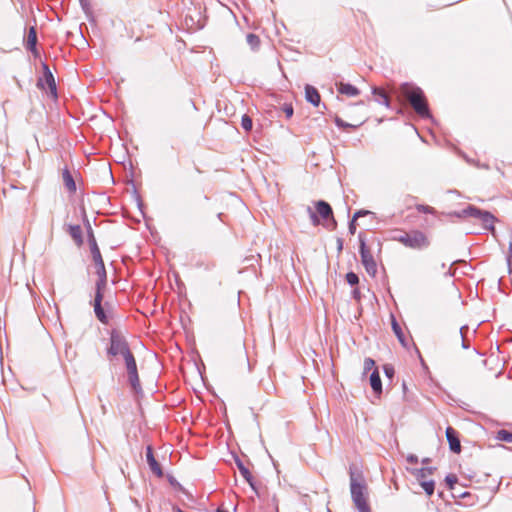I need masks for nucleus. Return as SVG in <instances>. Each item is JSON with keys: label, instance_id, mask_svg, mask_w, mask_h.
I'll use <instances>...</instances> for the list:
<instances>
[{"label": "nucleus", "instance_id": "obj_29", "mask_svg": "<svg viewBox=\"0 0 512 512\" xmlns=\"http://www.w3.org/2000/svg\"><path fill=\"white\" fill-rule=\"evenodd\" d=\"M80 5L87 16L92 14L91 5L89 0H79Z\"/></svg>", "mask_w": 512, "mask_h": 512}, {"label": "nucleus", "instance_id": "obj_34", "mask_svg": "<svg viewBox=\"0 0 512 512\" xmlns=\"http://www.w3.org/2000/svg\"><path fill=\"white\" fill-rule=\"evenodd\" d=\"M283 111L287 118H290L293 115V107L291 105H284Z\"/></svg>", "mask_w": 512, "mask_h": 512}, {"label": "nucleus", "instance_id": "obj_35", "mask_svg": "<svg viewBox=\"0 0 512 512\" xmlns=\"http://www.w3.org/2000/svg\"><path fill=\"white\" fill-rule=\"evenodd\" d=\"M416 209L420 213H432L433 212V208H431L429 206H418Z\"/></svg>", "mask_w": 512, "mask_h": 512}, {"label": "nucleus", "instance_id": "obj_38", "mask_svg": "<svg viewBox=\"0 0 512 512\" xmlns=\"http://www.w3.org/2000/svg\"><path fill=\"white\" fill-rule=\"evenodd\" d=\"M355 228H356V226H355V225L350 226V232H351V234H354V233H355Z\"/></svg>", "mask_w": 512, "mask_h": 512}, {"label": "nucleus", "instance_id": "obj_3", "mask_svg": "<svg viewBox=\"0 0 512 512\" xmlns=\"http://www.w3.org/2000/svg\"><path fill=\"white\" fill-rule=\"evenodd\" d=\"M393 239L411 249L421 250L427 248L430 245L428 236L419 230L401 232L394 236Z\"/></svg>", "mask_w": 512, "mask_h": 512}, {"label": "nucleus", "instance_id": "obj_41", "mask_svg": "<svg viewBox=\"0 0 512 512\" xmlns=\"http://www.w3.org/2000/svg\"><path fill=\"white\" fill-rule=\"evenodd\" d=\"M360 105H362V102H358V104L355 105L354 107H352V109L355 110V109H357V106H360Z\"/></svg>", "mask_w": 512, "mask_h": 512}, {"label": "nucleus", "instance_id": "obj_7", "mask_svg": "<svg viewBox=\"0 0 512 512\" xmlns=\"http://www.w3.org/2000/svg\"><path fill=\"white\" fill-rule=\"evenodd\" d=\"M43 68V77H40L37 81V87L39 89H45V86L48 87V95L52 99H57V87L55 78L49 68V66L46 63H42Z\"/></svg>", "mask_w": 512, "mask_h": 512}, {"label": "nucleus", "instance_id": "obj_40", "mask_svg": "<svg viewBox=\"0 0 512 512\" xmlns=\"http://www.w3.org/2000/svg\"><path fill=\"white\" fill-rule=\"evenodd\" d=\"M489 230L492 232L493 235H495V227L489 226Z\"/></svg>", "mask_w": 512, "mask_h": 512}, {"label": "nucleus", "instance_id": "obj_17", "mask_svg": "<svg viewBox=\"0 0 512 512\" xmlns=\"http://www.w3.org/2000/svg\"><path fill=\"white\" fill-rule=\"evenodd\" d=\"M62 180L67 192L73 194L76 192V183L74 177L67 166L62 169Z\"/></svg>", "mask_w": 512, "mask_h": 512}, {"label": "nucleus", "instance_id": "obj_15", "mask_svg": "<svg viewBox=\"0 0 512 512\" xmlns=\"http://www.w3.org/2000/svg\"><path fill=\"white\" fill-rule=\"evenodd\" d=\"M146 460L148 463V466L153 474H155L157 477L163 476V471L160 466V464L157 462V460L154 457L153 448L149 445L146 448Z\"/></svg>", "mask_w": 512, "mask_h": 512}, {"label": "nucleus", "instance_id": "obj_30", "mask_svg": "<svg viewBox=\"0 0 512 512\" xmlns=\"http://www.w3.org/2000/svg\"><path fill=\"white\" fill-rule=\"evenodd\" d=\"M445 481L450 489L454 488V485L457 483L458 479L457 476L454 474H449L446 476Z\"/></svg>", "mask_w": 512, "mask_h": 512}, {"label": "nucleus", "instance_id": "obj_13", "mask_svg": "<svg viewBox=\"0 0 512 512\" xmlns=\"http://www.w3.org/2000/svg\"><path fill=\"white\" fill-rule=\"evenodd\" d=\"M367 119L366 113L362 111L358 116L351 118V122L343 121L339 116H335V123L338 127H351L356 128L362 125Z\"/></svg>", "mask_w": 512, "mask_h": 512}, {"label": "nucleus", "instance_id": "obj_10", "mask_svg": "<svg viewBox=\"0 0 512 512\" xmlns=\"http://www.w3.org/2000/svg\"><path fill=\"white\" fill-rule=\"evenodd\" d=\"M315 212L320 220H323L324 222L331 221L333 224H337L333 216L332 208L327 202L323 200L317 201L315 203Z\"/></svg>", "mask_w": 512, "mask_h": 512}, {"label": "nucleus", "instance_id": "obj_46", "mask_svg": "<svg viewBox=\"0 0 512 512\" xmlns=\"http://www.w3.org/2000/svg\"><path fill=\"white\" fill-rule=\"evenodd\" d=\"M185 24L188 26V19L187 18L185 19Z\"/></svg>", "mask_w": 512, "mask_h": 512}, {"label": "nucleus", "instance_id": "obj_5", "mask_svg": "<svg viewBox=\"0 0 512 512\" xmlns=\"http://www.w3.org/2000/svg\"><path fill=\"white\" fill-rule=\"evenodd\" d=\"M87 235H88V243L90 246V251L92 254L93 261L97 268V274L99 275V279H106V271L104 262L97 245L94 233L92 231V226H87Z\"/></svg>", "mask_w": 512, "mask_h": 512}, {"label": "nucleus", "instance_id": "obj_8", "mask_svg": "<svg viewBox=\"0 0 512 512\" xmlns=\"http://www.w3.org/2000/svg\"><path fill=\"white\" fill-rule=\"evenodd\" d=\"M124 362L127 370L128 382L133 391L138 393L139 391H141V384L134 355L131 354L128 357L124 358Z\"/></svg>", "mask_w": 512, "mask_h": 512}, {"label": "nucleus", "instance_id": "obj_28", "mask_svg": "<svg viewBox=\"0 0 512 512\" xmlns=\"http://www.w3.org/2000/svg\"><path fill=\"white\" fill-rule=\"evenodd\" d=\"M497 439L505 442H512V432L500 430L497 432Z\"/></svg>", "mask_w": 512, "mask_h": 512}, {"label": "nucleus", "instance_id": "obj_12", "mask_svg": "<svg viewBox=\"0 0 512 512\" xmlns=\"http://www.w3.org/2000/svg\"><path fill=\"white\" fill-rule=\"evenodd\" d=\"M432 472V468H422L417 474V477L420 480V485L428 496H431L434 493L435 484L432 480H425V477L427 475H431Z\"/></svg>", "mask_w": 512, "mask_h": 512}, {"label": "nucleus", "instance_id": "obj_1", "mask_svg": "<svg viewBox=\"0 0 512 512\" xmlns=\"http://www.w3.org/2000/svg\"><path fill=\"white\" fill-rule=\"evenodd\" d=\"M399 92L400 96L409 102L419 116H430L427 99L420 87L410 83H404L400 85Z\"/></svg>", "mask_w": 512, "mask_h": 512}, {"label": "nucleus", "instance_id": "obj_42", "mask_svg": "<svg viewBox=\"0 0 512 512\" xmlns=\"http://www.w3.org/2000/svg\"><path fill=\"white\" fill-rule=\"evenodd\" d=\"M414 347H415V350H416V352L418 353L419 357L421 358V354H420V352H419V349H418L416 346H414Z\"/></svg>", "mask_w": 512, "mask_h": 512}, {"label": "nucleus", "instance_id": "obj_44", "mask_svg": "<svg viewBox=\"0 0 512 512\" xmlns=\"http://www.w3.org/2000/svg\"><path fill=\"white\" fill-rule=\"evenodd\" d=\"M170 484H174V483H173V478H172V477H170Z\"/></svg>", "mask_w": 512, "mask_h": 512}, {"label": "nucleus", "instance_id": "obj_23", "mask_svg": "<svg viewBox=\"0 0 512 512\" xmlns=\"http://www.w3.org/2000/svg\"><path fill=\"white\" fill-rule=\"evenodd\" d=\"M370 385L375 393L380 394L382 392V382L377 369H375L370 375Z\"/></svg>", "mask_w": 512, "mask_h": 512}, {"label": "nucleus", "instance_id": "obj_4", "mask_svg": "<svg viewBox=\"0 0 512 512\" xmlns=\"http://www.w3.org/2000/svg\"><path fill=\"white\" fill-rule=\"evenodd\" d=\"M107 354L114 357L121 355L123 359L132 354L128 342L118 330L113 329L110 333V345Z\"/></svg>", "mask_w": 512, "mask_h": 512}, {"label": "nucleus", "instance_id": "obj_16", "mask_svg": "<svg viewBox=\"0 0 512 512\" xmlns=\"http://www.w3.org/2000/svg\"><path fill=\"white\" fill-rule=\"evenodd\" d=\"M390 319H391V326H392V330L395 334V336L397 337L399 343L404 347V348H408L409 347V341L408 339L406 338L405 334H404V331L402 329V327L400 326V324L397 322L395 316L393 314H391L390 316Z\"/></svg>", "mask_w": 512, "mask_h": 512}, {"label": "nucleus", "instance_id": "obj_31", "mask_svg": "<svg viewBox=\"0 0 512 512\" xmlns=\"http://www.w3.org/2000/svg\"><path fill=\"white\" fill-rule=\"evenodd\" d=\"M346 280L350 285H355L359 282L358 276L353 272H349L346 274Z\"/></svg>", "mask_w": 512, "mask_h": 512}, {"label": "nucleus", "instance_id": "obj_25", "mask_svg": "<svg viewBox=\"0 0 512 512\" xmlns=\"http://www.w3.org/2000/svg\"><path fill=\"white\" fill-rule=\"evenodd\" d=\"M363 216L369 217V222L376 221V217L373 212L368 211V210H359L358 212H356L353 215V218H352L350 224H356V221L358 220V218L363 217Z\"/></svg>", "mask_w": 512, "mask_h": 512}, {"label": "nucleus", "instance_id": "obj_36", "mask_svg": "<svg viewBox=\"0 0 512 512\" xmlns=\"http://www.w3.org/2000/svg\"><path fill=\"white\" fill-rule=\"evenodd\" d=\"M180 318H181V322H182V324H183V327H184L185 329H187V328H186L185 321L187 320V321H188V323L190 322L189 315L185 313V314L181 315V317H180Z\"/></svg>", "mask_w": 512, "mask_h": 512}, {"label": "nucleus", "instance_id": "obj_20", "mask_svg": "<svg viewBox=\"0 0 512 512\" xmlns=\"http://www.w3.org/2000/svg\"><path fill=\"white\" fill-rule=\"evenodd\" d=\"M36 45H37L36 29L34 27H30L28 36H27V40H26V49L32 53H36L37 52Z\"/></svg>", "mask_w": 512, "mask_h": 512}, {"label": "nucleus", "instance_id": "obj_18", "mask_svg": "<svg viewBox=\"0 0 512 512\" xmlns=\"http://www.w3.org/2000/svg\"><path fill=\"white\" fill-rule=\"evenodd\" d=\"M305 98L314 106H318L321 100L318 90L311 85H306L305 87Z\"/></svg>", "mask_w": 512, "mask_h": 512}, {"label": "nucleus", "instance_id": "obj_14", "mask_svg": "<svg viewBox=\"0 0 512 512\" xmlns=\"http://www.w3.org/2000/svg\"><path fill=\"white\" fill-rule=\"evenodd\" d=\"M446 438L449 443L450 450L454 453L461 452V444L459 440L458 432L453 427L446 428Z\"/></svg>", "mask_w": 512, "mask_h": 512}, {"label": "nucleus", "instance_id": "obj_6", "mask_svg": "<svg viewBox=\"0 0 512 512\" xmlns=\"http://www.w3.org/2000/svg\"><path fill=\"white\" fill-rule=\"evenodd\" d=\"M106 287V279H98L96 282V292H95V298H94V312L97 317V319L103 323L108 324V316L106 315L103 307H102V300H103V290Z\"/></svg>", "mask_w": 512, "mask_h": 512}, {"label": "nucleus", "instance_id": "obj_33", "mask_svg": "<svg viewBox=\"0 0 512 512\" xmlns=\"http://www.w3.org/2000/svg\"><path fill=\"white\" fill-rule=\"evenodd\" d=\"M383 370H384L385 375L388 378H392L394 376V368L391 365H389V364L384 365Z\"/></svg>", "mask_w": 512, "mask_h": 512}, {"label": "nucleus", "instance_id": "obj_39", "mask_svg": "<svg viewBox=\"0 0 512 512\" xmlns=\"http://www.w3.org/2000/svg\"><path fill=\"white\" fill-rule=\"evenodd\" d=\"M311 217H312L313 219H315L316 221H319V217L316 215V212H315V213H313V214L311 215Z\"/></svg>", "mask_w": 512, "mask_h": 512}, {"label": "nucleus", "instance_id": "obj_19", "mask_svg": "<svg viewBox=\"0 0 512 512\" xmlns=\"http://www.w3.org/2000/svg\"><path fill=\"white\" fill-rule=\"evenodd\" d=\"M339 93L347 95L349 97L358 96L360 91L349 83L339 82L336 84Z\"/></svg>", "mask_w": 512, "mask_h": 512}, {"label": "nucleus", "instance_id": "obj_11", "mask_svg": "<svg viewBox=\"0 0 512 512\" xmlns=\"http://www.w3.org/2000/svg\"><path fill=\"white\" fill-rule=\"evenodd\" d=\"M464 212L474 218L476 221H480L485 224L493 223L496 221V218L493 214L488 211H482L476 207H469Z\"/></svg>", "mask_w": 512, "mask_h": 512}, {"label": "nucleus", "instance_id": "obj_45", "mask_svg": "<svg viewBox=\"0 0 512 512\" xmlns=\"http://www.w3.org/2000/svg\"><path fill=\"white\" fill-rule=\"evenodd\" d=\"M338 246H339V249H341V248H342V244H341V242H340V243H338Z\"/></svg>", "mask_w": 512, "mask_h": 512}, {"label": "nucleus", "instance_id": "obj_24", "mask_svg": "<svg viewBox=\"0 0 512 512\" xmlns=\"http://www.w3.org/2000/svg\"><path fill=\"white\" fill-rule=\"evenodd\" d=\"M237 467H238L239 472L242 475V477L254 489L253 476H252L250 470L241 461H237Z\"/></svg>", "mask_w": 512, "mask_h": 512}, {"label": "nucleus", "instance_id": "obj_22", "mask_svg": "<svg viewBox=\"0 0 512 512\" xmlns=\"http://www.w3.org/2000/svg\"><path fill=\"white\" fill-rule=\"evenodd\" d=\"M68 233L76 243L81 246L83 243V230L82 226H68Z\"/></svg>", "mask_w": 512, "mask_h": 512}, {"label": "nucleus", "instance_id": "obj_26", "mask_svg": "<svg viewBox=\"0 0 512 512\" xmlns=\"http://www.w3.org/2000/svg\"><path fill=\"white\" fill-rule=\"evenodd\" d=\"M246 41L253 51H257L261 44L260 38L253 33H250L246 36Z\"/></svg>", "mask_w": 512, "mask_h": 512}, {"label": "nucleus", "instance_id": "obj_43", "mask_svg": "<svg viewBox=\"0 0 512 512\" xmlns=\"http://www.w3.org/2000/svg\"><path fill=\"white\" fill-rule=\"evenodd\" d=\"M84 224L89 225V224H90V223H89V220H88V219H85V223H84Z\"/></svg>", "mask_w": 512, "mask_h": 512}, {"label": "nucleus", "instance_id": "obj_21", "mask_svg": "<svg viewBox=\"0 0 512 512\" xmlns=\"http://www.w3.org/2000/svg\"><path fill=\"white\" fill-rule=\"evenodd\" d=\"M374 96L376 97V101L382 103L385 107H390V98L386 91L382 88L374 87L372 89Z\"/></svg>", "mask_w": 512, "mask_h": 512}, {"label": "nucleus", "instance_id": "obj_27", "mask_svg": "<svg viewBox=\"0 0 512 512\" xmlns=\"http://www.w3.org/2000/svg\"><path fill=\"white\" fill-rule=\"evenodd\" d=\"M241 126L245 131H247V132L251 131L253 123H252V119L250 118V116H248L247 114H244L242 116Z\"/></svg>", "mask_w": 512, "mask_h": 512}, {"label": "nucleus", "instance_id": "obj_9", "mask_svg": "<svg viewBox=\"0 0 512 512\" xmlns=\"http://www.w3.org/2000/svg\"><path fill=\"white\" fill-rule=\"evenodd\" d=\"M360 255H361V262H362L366 272L371 276H375L377 273V264L373 258L372 253L366 247L364 239H362L361 237H360Z\"/></svg>", "mask_w": 512, "mask_h": 512}, {"label": "nucleus", "instance_id": "obj_2", "mask_svg": "<svg viewBox=\"0 0 512 512\" xmlns=\"http://www.w3.org/2000/svg\"><path fill=\"white\" fill-rule=\"evenodd\" d=\"M350 490L351 497L355 507L359 512H371L370 505L367 501V487L359 474L357 477L355 473L350 470Z\"/></svg>", "mask_w": 512, "mask_h": 512}, {"label": "nucleus", "instance_id": "obj_37", "mask_svg": "<svg viewBox=\"0 0 512 512\" xmlns=\"http://www.w3.org/2000/svg\"><path fill=\"white\" fill-rule=\"evenodd\" d=\"M181 45L186 46V43L184 41H179L178 50H181Z\"/></svg>", "mask_w": 512, "mask_h": 512}, {"label": "nucleus", "instance_id": "obj_32", "mask_svg": "<svg viewBox=\"0 0 512 512\" xmlns=\"http://www.w3.org/2000/svg\"><path fill=\"white\" fill-rule=\"evenodd\" d=\"M375 366V361L371 358H366L364 360V371L367 372V371H370L373 367Z\"/></svg>", "mask_w": 512, "mask_h": 512}]
</instances>
